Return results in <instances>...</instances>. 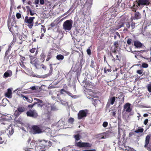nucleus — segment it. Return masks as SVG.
Returning a JSON list of instances; mask_svg holds the SVG:
<instances>
[{"mask_svg": "<svg viewBox=\"0 0 151 151\" xmlns=\"http://www.w3.org/2000/svg\"><path fill=\"white\" fill-rule=\"evenodd\" d=\"M73 22L71 19L65 21L63 24V27L65 31H70L72 27Z\"/></svg>", "mask_w": 151, "mask_h": 151, "instance_id": "nucleus-1", "label": "nucleus"}, {"mask_svg": "<svg viewBox=\"0 0 151 151\" xmlns=\"http://www.w3.org/2000/svg\"><path fill=\"white\" fill-rule=\"evenodd\" d=\"M40 125H33L32 126L31 129V132L34 134H38L42 132V129Z\"/></svg>", "mask_w": 151, "mask_h": 151, "instance_id": "nucleus-2", "label": "nucleus"}, {"mask_svg": "<svg viewBox=\"0 0 151 151\" xmlns=\"http://www.w3.org/2000/svg\"><path fill=\"white\" fill-rule=\"evenodd\" d=\"M35 17H29L28 16H26L25 17L24 22L25 23L29 24L28 27L29 28H32L33 25V20Z\"/></svg>", "mask_w": 151, "mask_h": 151, "instance_id": "nucleus-3", "label": "nucleus"}, {"mask_svg": "<svg viewBox=\"0 0 151 151\" xmlns=\"http://www.w3.org/2000/svg\"><path fill=\"white\" fill-rule=\"evenodd\" d=\"M26 109L24 106H19L15 111L14 115L15 117L17 118L22 113L26 111Z\"/></svg>", "mask_w": 151, "mask_h": 151, "instance_id": "nucleus-4", "label": "nucleus"}, {"mask_svg": "<svg viewBox=\"0 0 151 151\" xmlns=\"http://www.w3.org/2000/svg\"><path fill=\"white\" fill-rule=\"evenodd\" d=\"M81 141L79 142H76L75 144V145L79 148L82 147H90L92 146L91 144L88 142H81Z\"/></svg>", "mask_w": 151, "mask_h": 151, "instance_id": "nucleus-5", "label": "nucleus"}, {"mask_svg": "<svg viewBox=\"0 0 151 151\" xmlns=\"http://www.w3.org/2000/svg\"><path fill=\"white\" fill-rule=\"evenodd\" d=\"M26 114L27 116L34 118H37L38 116V114L35 110H30L26 112Z\"/></svg>", "mask_w": 151, "mask_h": 151, "instance_id": "nucleus-6", "label": "nucleus"}, {"mask_svg": "<svg viewBox=\"0 0 151 151\" xmlns=\"http://www.w3.org/2000/svg\"><path fill=\"white\" fill-rule=\"evenodd\" d=\"M88 110L85 109L80 110L78 114V117L79 119H81L83 117H86L88 115Z\"/></svg>", "mask_w": 151, "mask_h": 151, "instance_id": "nucleus-7", "label": "nucleus"}, {"mask_svg": "<svg viewBox=\"0 0 151 151\" xmlns=\"http://www.w3.org/2000/svg\"><path fill=\"white\" fill-rule=\"evenodd\" d=\"M112 52L114 54V55L115 56V58L116 60H118L119 61H121L122 59V54L121 52H119L117 50L118 52H117V51H116V49L114 50H112Z\"/></svg>", "mask_w": 151, "mask_h": 151, "instance_id": "nucleus-8", "label": "nucleus"}, {"mask_svg": "<svg viewBox=\"0 0 151 151\" xmlns=\"http://www.w3.org/2000/svg\"><path fill=\"white\" fill-rule=\"evenodd\" d=\"M7 122V121L1 122L0 124V128L4 130H8V129L10 127V125Z\"/></svg>", "mask_w": 151, "mask_h": 151, "instance_id": "nucleus-9", "label": "nucleus"}, {"mask_svg": "<svg viewBox=\"0 0 151 151\" xmlns=\"http://www.w3.org/2000/svg\"><path fill=\"white\" fill-rule=\"evenodd\" d=\"M122 132L124 134H125V130L121 128L120 127H118V144L119 145H120L121 143L120 140L121 137V132Z\"/></svg>", "mask_w": 151, "mask_h": 151, "instance_id": "nucleus-10", "label": "nucleus"}, {"mask_svg": "<svg viewBox=\"0 0 151 151\" xmlns=\"http://www.w3.org/2000/svg\"><path fill=\"white\" fill-rule=\"evenodd\" d=\"M47 142V141H45L44 140H38L36 141L35 144L36 145H38V146H40L42 147V148H43V147L45 148L47 146L45 144Z\"/></svg>", "mask_w": 151, "mask_h": 151, "instance_id": "nucleus-11", "label": "nucleus"}, {"mask_svg": "<svg viewBox=\"0 0 151 151\" xmlns=\"http://www.w3.org/2000/svg\"><path fill=\"white\" fill-rule=\"evenodd\" d=\"M138 6L148 5L150 4V1L149 0H138Z\"/></svg>", "mask_w": 151, "mask_h": 151, "instance_id": "nucleus-12", "label": "nucleus"}, {"mask_svg": "<svg viewBox=\"0 0 151 151\" xmlns=\"http://www.w3.org/2000/svg\"><path fill=\"white\" fill-rule=\"evenodd\" d=\"M26 8L27 9V16H29V14L30 15L32 16L36 14L35 11L31 9L29 6H27Z\"/></svg>", "mask_w": 151, "mask_h": 151, "instance_id": "nucleus-13", "label": "nucleus"}, {"mask_svg": "<svg viewBox=\"0 0 151 151\" xmlns=\"http://www.w3.org/2000/svg\"><path fill=\"white\" fill-rule=\"evenodd\" d=\"M5 96L11 99L12 97V90L11 88H8L7 89V92L5 93Z\"/></svg>", "mask_w": 151, "mask_h": 151, "instance_id": "nucleus-14", "label": "nucleus"}, {"mask_svg": "<svg viewBox=\"0 0 151 151\" xmlns=\"http://www.w3.org/2000/svg\"><path fill=\"white\" fill-rule=\"evenodd\" d=\"M116 98H117V97H116ZM115 100L116 97L115 96H112L109 97L108 99L107 105L109 104V106L110 104H111L112 105H113Z\"/></svg>", "mask_w": 151, "mask_h": 151, "instance_id": "nucleus-15", "label": "nucleus"}, {"mask_svg": "<svg viewBox=\"0 0 151 151\" xmlns=\"http://www.w3.org/2000/svg\"><path fill=\"white\" fill-rule=\"evenodd\" d=\"M131 105V104L129 103H127L124 105V108L126 109V112H130L131 111L132 109L130 108Z\"/></svg>", "mask_w": 151, "mask_h": 151, "instance_id": "nucleus-16", "label": "nucleus"}, {"mask_svg": "<svg viewBox=\"0 0 151 151\" xmlns=\"http://www.w3.org/2000/svg\"><path fill=\"white\" fill-rule=\"evenodd\" d=\"M54 52V51L53 50H50L49 51L47 56V58L46 60V61H48L52 58V55Z\"/></svg>", "mask_w": 151, "mask_h": 151, "instance_id": "nucleus-17", "label": "nucleus"}, {"mask_svg": "<svg viewBox=\"0 0 151 151\" xmlns=\"http://www.w3.org/2000/svg\"><path fill=\"white\" fill-rule=\"evenodd\" d=\"M104 133H102L96 135H95V138L99 140L105 139V137L104 136Z\"/></svg>", "mask_w": 151, "mask_h": 151, "instance_id": "nucleus-18", "label": "nucleus"}, {"mask_svg": "<svg viewBox=\"0 0 151 151\" xmlns=\"http://www.w3.org/2000/svg\"><path fill=\"white\" fill-rule=\"evenodd\" d=\"M124 26V22H119L117 25L116 26L114 29V30H116L123 27Z\"/></svg>", "mask_w": 151, "mask_h": 151, "instance_id": "nucleus-19", "label": "nucleus"}, {"mask_svg": "<svg viewBox=\"0 0 151 151\" xmlns=\"http://www.w3.org/2000/svg\"><path fill=\"white\" fill-rule=\"evenodd\" d=\"M142 44L138 41L136 40L134 41V45L137 48H141L142 46Z\"/></svg>", "mask_w": 151, "mask_h": 151, "instance_id": "nucleus-20", "label": "nucleus"}, {"mask_svg": "<svg viewBox=\"0 0 151 151\" xmlns=\"http://www.w3.org/2000/svg\"><path fill=\"white\" fill-rule=\"evenodd\" d=\"M150 138V136L149 135H147L146 137L145 140V143L144 145L145 147L146 148L147 147L149 143Z\"/></svg>", "mask_w": 151, "mask_h": 151, "instance_id": "nucleus-21", "label": "nucleus"}, {"mask_svg": "<svg viewBox=\"0 0 151 151\" xmlns=\"http://www.w3.org/2000/svg\"><path fill=\"white\" fill-rule=\"evenodd\" d=\"M45 148L43 147L42 148V147L40 146H38V145H36L35 144V149L36 151H45Z\"/></svg>", "mask_w": 151, "mask_h": 151, "instance_id": "nucleus-22", "label": "nucleus"}, {"mask_svg": "<svg viewBox=\"0 0 151 151\" xmlns=\"http://www.w3.org/2000/svg\"><path fill=\"white\" fill-rule=\"evenodd\" d=\"M29 52L32 53H34L35 52L34 56H36L38 53V51L36 48H33L29 50Z\"/></svg>", "mask_w": 151, "mask_h": 151, "instance_id": "nucleus-23", "label": "nucleus"}, {"mask_svg": "<svg viewBox=\"0 0 151 151\" xmlns=\"http://www.w3.org/2000/svg\"><path fill=\"white\" fill-rule=\"evenodd\" d=\"M12 75V71L10 70H8L4 73V76L6 77H8L11 76Z\"/></svg>", "mask_w": 151, "mask_h": 151, "instance_id": "nucleus-24", "label": "nucleus"}, {"mask_svg": "<svg viewBox=\"0 0 151 151\" xmlns=\"http://www.w3.org/2000/svg\"><path fill=\"white\" fill-rule=\"evenodd\" d=\"M11 22V19H9L7 21V25L8 27L9 31L12 32V33H14V31H13L12 26H11L10 25V23Z\"/></svg>", "mask_w": 151, "mask_h": 151, "instance_id": "nucleus-25", "label": "nucleus"}, {"mask_svg": "<svg viewBox=\"0 0 151 151\" xmlns=\"http://www.w3.org/2000/svg\"><path fill=\"white\" fill-rule=\"evenodd\" d=\"M120 42L119 41H116L114 42V45L115 47V48L113 50H114L116 49V51H117V50L118 49V47H119V43Z\"/></svg>", "mask_w": 151, "mask_h": 151, "instance_id": "nucleus-26", "label": "nucleus"}, {"mask_svg": "<svg viewBox=\"0 0 151 151\" xmlns=\"http://www.w3.org/2000/svg\"><path fill=\"white\" fill-rule=\"evenodd\" d=\"M134 17L136 19H139L141 17V15L139 12H136L134 14Z\"/></svg>", "mask_w": 151, "mask_h": 151, "instance_id": "nucleus-27", "label": "nucleus"}, {"mask_svg": "<svg viewBox=\"0 0 151 151\" xmlns=\"http://www.w3.org/2000/svg\"><path fill=\"white\" fill-rule=\"evenodd\" d=\"M111 71V69L109 66L106 67L104 68V72L105 73H107Z\"/></svg>", "mask_w": 151, "mask_h": 151, "instance_id": "nucleus-28", "label": "nucleus"}, {"mask_svg": "<svg viewBox=\"0 0 151 151\" xmlns=\"http://www.w3.org/2000/svg\"><path fill=\"white\" fill-rule=\"evenodd\" d=\"M50 67V70H49V72L47 74V75L48 76H50L51 75L52 73L53 72V67L52 66V64H50L49 65Z\"/></svg>", "mask_w": 151, "mask_h": 151, "instance_id": "nucleus-29", "label": "nucleus"}, {"mask_svg": "<svg viewBox=\"0 0 151 151\" xmlns=\"http://www.w3.org/2000/svg\"><path fill=\"white\" fill-rule=\"evenodd\" d=\"M38 62V60L37 59H35L34 60V63L32 64H34V66L37 68H38V67L39 65Z\"/></svg>", "mask_w": 151, "mask_h": 151, "instance_id": "nucleus-30", "label": "nucleus"}, {"mask_svg": "<svg viewBox=\"0 0 151 151\" xmlns=\"http://www.w3.org/2000/svg\"><path fill=\"white\" fill-rule=\"evenodd\" d=\"M56 59L58 60H63L64 59V56L61 54L58 55L56 56Z\"/></svg>", "mask_w": 151, "mask_h": 151, "instance_id": "nucleus-31", "label": "nucleus"}, {"mask_svg": "<svg viewBox=\"0 0 151 151\" xmlns=\"http://www.w3.org/2000/svg\"><path fill=\"white\" fill-rule=\"evenodd\" d=\"M29 57L30 61V63L31 64H33V63H34V60H33L35 59V58L31 55H29Z\"/></svg>", "mask_w": 151, "mask_h": 151, "instance_id": "nucleus-32", "label": "nucleus"}, {"mask_svg": "<svg viewBox=\"0 0 151 151\" xmlns=\"http://www.w3.org/2000/svg\"><path fill=\"white\" fill-rule=\"evenodd\" d=\"M144 129L143 128H138V129L134 131V132L136 133H138L139 132L142 133L143 132Z\"/></svg>", "mask_w": 151, "mask_h": 151, "instance_id": "nucleus-33", "label": "nucleus"}, {"mask_svg": "<svg viewBox=\"0 0 151 151\" xmlns=\"http://www.w3.org/2000/svg\"><path fill=\"white\" fill-rule=\"evenodd\" d=\"M74 136L76 141H78L80 139V136L79 134L74 135Z\"/></svg>", "mask_w": 151, "mask_h": 151, "instance_id": "nucleus-34", "label": "nucleus"}, {"mask_svg": "<svg viewBox=\"0 0 151 151\" xmlns=\"http://www.w3.org/2000/svg\"><path fill=\"white\" fill-rule=\"evenodd\" d=\"M142 67L143 68H146L148 67V65L146 63H142Z\"/></svg>", "mask_w": 151, "mask_h": 151, "instance_id": "nucleus-35", "label": "nucleus"}, {"mask_svg": "<svg viewBox=\"0 0 151 151\" xmlns=\"http://www.w3.org/2000/svg\"><path fill=\"white\" fill-rule=\"evenodd\" d=\"M74 120L73 118L70 117L68 120V122L71 124H73Z\"/></svg>", "mask_w": 151, "mask_h": 151, "instance_id": "nucleus-36", "label": "nucleus"}, {"mask_svg": "<svg viewBox=\"0 0 151 151\" xmlns=\"http://www.w3.org/2000/svg\"><path fill=\"white\" fill-rule=\"evenodd\" d=\"M34 100L36 101V102H37V104L43 103L42 100L38 99L36 98H34Z\"/></svg>", "mask_w": 151, "mask_h": 151, "instance_id": "nucleus-37", "label": "nucleus"}, {"mask_svg": "<svg viewBox=\"0 0 151 151\" xmlns=\"http://www.w3.org/2000/svg\"><path fill=\"white\" fill-rule=\"evenodd\" d=\"M147 88L150 93H151V84H149L147 86Z\"/></svg>", "mask_w": 151, "mask_h": 151, "instance_id": "nucleus-38", "label": "nucleus"}, {"mask_svg": "<svg viewBox=\"0 0 151 151\" xmlns=\"http://www.w3.org/2000/svg\"><path fill=\"white\" fill-rule=\"evenodd\" d=\"M21 96L23 98V99L24 100H26L27 101V99H28V97L27 96H24V95H23L22 94H21Z\"/></svg>", "mask_w": 151, "mask_h": 151, "instance_id": "nucleus-39", "label": "nucleus"}, {"mask_svg": "<svg viewBox=\"0 0 151 151\" xmlns=\"http://www.w3.org/2000/svg\"><path fill=\"white\" fill-rule=\"evenodd\" d=\"M132 41V39L130 38L128 39L127 42V44L129 45H130L131 44Z\"/></svg>", "mask_w": 151, "mask_h": 151, "instance_id": "nucleus-40", "label": "nucleus"}, {"mask_svg": "<svg viewBox=\"0 0 151 151\" xmlns=\"http://www.w3.org/2000/svg\"><path fill=\"white\" fill-rule=\"evenodd\" d=\"M21 58H20V62H24L25 61V58L23 56L20 55Z\"/></svg>", "mask_w": 151, "mask_h": 151, "instance_id": "nucleus-41", "label": "nucleus"}, {"mask_svg": "<svg viewBox=\"0 0 151 151\" xmlns=\"http://www.w3.org/2000/svg\"><path fill=\"white\" fill-rule=\"evenodd\" d=\"M143 70H137V73L141 75L142 74L143 72Z\"/></svg>", "mask_w": 151, "mask_h": 151, "instance_id": "nucleus-42", "label": "nucleus"}, {"mask_svg": "<svg viewBox=\"0 0 151 151\" xmlns=\"http://www.w3.org/2000/svg\"><path fill=\"white\" fill-rule=\"evenodd\" d=\"M44 104L43 103L37 104V106L38 107L42 108Z\"/></svg>", "mask_w": 151, "mask_h": 151, "instance_id": "nucleus-43", "label": "nucleus"}, {"mask_svg": "<svg viewBox=\"0 0 151 151\" xmlns=\"http://www.w3.org/2000/svg\"><path fill=\"white\" fill-rule=\"evenodd\" d=\"M108 125V123L106 122H104L103 124V126L104 127H107Z\"/></svg>", "mask_w": 151, "mask_h": 151, "instance_id": "nucleus-44", "label": "nucleus"}, {"mask_svg": "<svg viewBox=\"0 0 151 151\" xmlns=\"http://www.w3.org/2000/svg\"><path fill=\"white\" fill-rule=\"evenodd\" d=\"M16 16L17 19H19L21 17V15L19 13H17L16 14Z\"/></svg>", "mask_w": 151, "mask_h": 151, "instance_id": "nucleus-45", "label": "nucleus"}, {"mask_svg": "<svg viewBox=\"0 0 151 151\" xmlns=\"http://www.w3.org/2000/svg\"><path fill=\"white\" fill-rule=\"evenodd\" d=\"M60 93L61 94H63L64 93H66V91L64 89H62L60 90Z\"/></svg>", "mask_w": 151, "mask_h": 151, "instance_id": "nucleus-46", "label": "nucleus"}, {"mask_svg": "<svg viewBox=\"0 0 151 151\" xmlns=\"http://www.w3.org/2000/svg\"><path fill=\"white\" fill-rule=\"evenodd\" d=\"M14 132V131L13 129V128L11 129V130L9 131V134L10 135H11Z\"/></svg>", "mask_w": 151, "mask_h": 151, "instance_id": "nucleus-47", "label": "nucleus"}, {"mask_svg": "<svg viewBox=\"0 0 151 151\" xmlns=\"http://www.w3.org/2000/svg\"><path fill=\"white\" fill-rule=\"evenodd\" d=\"M86 52L88 55H90L91 54V51L89 48H88Z\"/></svg>", "mask_w": 151, "mask_h": 151, "instance_id": "nucleus-48", "label": "nucleus"}, {"mask_svg": "<svg viewBox=\"0 0 151 151\" xmlns=\"http://www.w3.org/2000/svg\"><path fill=\"white\" fill-rule=\"evenodd\" d=\"M42 68L43 69L45 70H46L47 69V67L43 64H42L41 65Z\"/></svg>", "mask_w": 151, "mask_h": 151, "instance_id": "nucleus-49", "label": "nucleus"}, {"mask_svg": "<svg viewBox=\"0 0 151 151\" xmlns=\"http://www.w3.org/2000/svg\"><path fill=\"white\" fill-rule=\"evenodd\" d=\"M126 26L127 29H129L130 27V24L129 22H127L126 23Z\"/></svg>", "mask_w": 151, "mask_h": 151, "instance_id": "nucleus-50", "label": "nucleus"}, {"mask_svg": "<svg viewBox=\"0 0 151 151\" xmlns=\"http://www.w3.org/2000/svg\"><path fill=\"white\" fill-rule=\"evenodd\" d=\"M19 64H20V65H21V66L22 68H25V66L24 64V62H20Z\"/></svg>", "mask_w": 151, "mask_h": 151, "instance_id": "nucleus-51", "label": "nucleus"}, {"mask_svg": "<svg viewBox=\"0 0 151 151\" xmlns=\"http://www.w3.org/2000/svg\"><path fill=\"white\" fill-rule=\"evenodd\" d=\"M135 23L134 22H132L131 24V27L132 28V29H133L134 28Z\"/></svg>", "mask_w": 151, "mask_h": 151, "instance_id": "nucleus-52", "label": "nucleus"}, {"mask_svg": "<svg viewBox=\"0 0 151 151\" xmlns=\"http://www.w3.org/2000/svg\"><path fill=\"white\" fill-rule=\"evenodd\" d=\"M33 101L32 99L30 98H28V99H27V101L29 103H31Z\"/></svg>", "mask_w": 151, "mask_h": 151, "instance_id": "nucleus-53", "label": "nucleus"}, {"mask_svg": "<svg viewBox=\"0 0 151 151\" xmlns=\"http://www.w3.org/2000/svg\"><path fill=\"white\" fill-rule=\"evenodd\" d=\"M41 58L44 59L43 61L42 62H44V58L45 57V55L44 54L42 53L41 55Z\"/></svg>", "mask_w": 151, "mask_h": 151, "instance_id": "nucleus-54", "label": "nucleus"}, {"mask_svg": "<svg viewBox=\"0 0 151 151\" xmlns=\"http://www.w3.org/2000/svg\"><path fill=\"white\" fill-rule=\"evenodd\" d=\"M94 61L93 60H91V66L92 68H93L94 67Z\"/></svg>", "mask_w": 151, "mask_h": 151, "instance_id": "nucleus-55", "label": "nucleus"}, {"mask_svg": "<svg viewBox=\"0 0 151 151\" xmlns=\"http://www.w3.org/2000/svg\"><path fill=\"white\" fill-rule=\"evenodd\" d=\"M33 106H34V105H33L32 104L28 105L27 106V107L28 108H31V109H32V107H33Z\"/></svg>", "mask_w": 151, "mask_h": 151, "instance_id": "nucleus-56", "label": "nucleus"}, {"mask_svg": "<svg viewBox=\"0 0 151 151\" xmlns=\"http://www.w3.org/2000/svg\"><path fill=\"white\" fill-rule=\"evenodd\" d=\"M148 121V119H145L144 122V124L145 125H146L147 124Z\"/></svg>", "mask_w": 151, "mask_h": 151, "instance_id": "nucleus-57", "label": "nucleus"}, {"mask_svg": "<svg viewBox=\"0 0 151 151\" xmlns=\"http://www.w3.org/2000/svg\"><path fill=\"white\" fill-rule=\"evenodd\" d=\"M40 2L41 5H43L44 3V0H40Z\"/></svg>", "mask_w": 151, "mask_h": 151, "instance_id": "nucleus-58", "label": "nucleus"}, {"mask_svg": "<svg viewBox=\"0 0 151 151\" xmlns=\"http://www.w3.org/2000/svg\"><path fill=\"white\" fill-rule=\"evenodd\" d=\"M39 0H35V4H39Z\"/></svg>", "mask_w": 151, "mask_h": 151, "instance_id": "nucleus-59", "label": "nucleus"}, {"mask_svg": "<svg viewBox=\"0 0 151 151\" xmlns=\"http://www.w3.org/2000/svg\"><path fill=\"white\" fill-rule=\"evenodd\" d=\"M9 50H7L6 51V52H5V56H7L9 53Z\"/></svg>", "mask_w": 151, "mask_h": 151, "instance_id": "nucleus-60", "label": "nucleus"}, {"mask_svg": "<svg viewBox=\"0 0 151 151\" xmlns=\"http://www.w3.org/2000/svg\"><path fill=\"white\" fill-rule=\"evenodd\" d=\"M4 141L1 137H0V143L2 144L3 143Z\"/></svg>", "mask_w": 151, "mask_h": 151, "instance_id": "nucleus-61", "label": "nucleus"}, {"mask_svg": "<svg viewBox=\"0 0 151 151\" xmlns=\"http://www.w3.org/2000/svg\"><path fill=\"white\" fill-rule=\"evenodd\" d=\"M55 25V24L54 23H52L50 24V26L51 27H53Z\"/></svg>", "mask_w": 151, "mask_h": 151, "instance_id": "nucleus-62", "label": "nucleus"}, {"mask_svg": "<svg viewBox=\"0 0 151 151\" xmlns=\"http://www.w3.org/2000/svg\"><path fill=\"white\" fill-rule=\"evenodd\" d=\"M66 93L70 96H71V95H72V94L69 92L66 91Z\"/></svg>", "mask_w": 151, "mask_h": 151, "instance_id": "nucleus-63", "label": "nucleus"}, {"mask_svg": "<svg viewBox=\"0 0 151 151\" xmlns=\"http://www.w3.org/2000/svg\"><path fill=\"white\" fill-rule=\"evenodd\" d=\"M83 151H96V150L95 149L86 150H84Z\"/></svg>", "mask_w": 151, "mask_h": 151, "instance_id": "nucleus-64", "label": "nucleus"}]
</instances>
